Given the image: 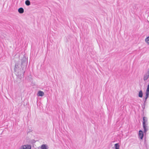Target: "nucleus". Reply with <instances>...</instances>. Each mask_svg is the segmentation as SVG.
<instances>
[{"mask_svg":"<svg viewBox=\"0 0 149 149\" xmlns=\"http://www.w3.org/2000/svg\"><path fill=\"white\" fill-rule=\"evenodd\" d=\"M145 118H146V117H143V122H144L145 123L146 122V120H145Z\"/></svg>","mask_w":149,"mask_h":149,"instance_id":"dca6fc26","label":"nucleus"},{"mask_svg":"<svg viewBox=\"0 0 149 149\" xmlns=\"http://www.w3.org/2000/svg\"><path fill=\"white\" fill-rule=\"evenodd\" d=\"M146 42L148 44H149V36L147 37L145 39Z\"/></svg>","mask_w":149,"mask_h":149,"instance_id":"4468645a","label":"nucleus"},{"mask_svg":"<svg viewBox=\"0 0 149 149\" xmlns=\"http://www.w3.org/2000/svg\"><path fill=\"white\" fill-rule=\"evenodd\" d=\"M24 149H31V146H30L29 145H24L22 146Z\"/></svg>","mask_w":149,"mask_h":149,"instance_id":"423d86ee","label":"nucleus"},{"mask_svg":"<svg viewBox=\"0 0 149 149\" xmlns=\"http://www.w3.org/2000/svg\"><path fill=\"white\" fill-rule=\"evenodd\" d=\"M18 11L20 13H22L24 12V9L22 8H20L18 9Z\"/></svg>","mask_w":149,"mask_h":149,"instance_id":"0eeeda50","label":"nucleus"},{"mask_svg":"<svg viewBox=\"0 0 149 149\" xmlns=\"http://www.w3.org/2000/svg\"><path fill=\"white\" fill-rule=\"evenodd\" d=\"M41 149H47V146L45 144L42 145L41 147Z\"/></svg>","mask_w":149,"mask_h":149,"instance_id":"9d476101","label":"nucleus"},{"mask_svg":"<svg viewBox=\"0 0 149 149\" xmlns=\"http://www.w3.org/2000/svg\"><path fill=\"white\" fill-rule=\"evenodd\" d=\"M143 107V109H144V107Z\"/></svg>","mask_w":149,"mask_h":149,"instance_id":"6ab92c4d","label":"nucleus"},{"mask_svg":"<svg viewBox=\"0 0 149 149\" xmlns=\"http://www.w3.org/2000/svg\"><path fill=\"white\" fill-rule=\"evenodd\" d=\"M139 136L140 138L141 139H143V131L141 130H140L139 131Z\"/></svg>","mask_w":149,"mask_h":149,"instance_id":"20e7f679","label":"nucleus"},{"mask_svg":"<svg viewBox=\"0 0 149 149\" xmlns=\"http://www.w3.org/2000/svg\"><path fill=\"white\" fill-rule=\"evenodd\" d=\"M149 94L146 93V97L145 98V100L144 101V103H145L147 99L148 98L149 95Z\"/></svg>","mask_w":149,"mask_h":149,"instance_id":"f8f14e48","label":"nucleus"},{"mask_svg":"<svg viewBox=\"0 0 149 149\" xmlns=\"http://www.w3.org/2000/svg\"><path fill=\"white\" fill-rule=\"evenodd\" d=\"M44 93L41 91H39L38 93V96H43L44 95Z\"/></svg>","mask_w":149,"mask_h":149,"instance_id":"39448f33","label":"nucleus"},{"mask_svg":"<svg viewBox=\"0 0 149 149\" xmlns=\"http://www.w3.org/2000/svg\"><path fill=\"white\" fill-rule=\"evenodd\" d=\"M143 128L144 130V132L146 133L147 131L148 130V127L147 125L144 122H143Z\"/></svg>","mask_w":149,"mask_h":149,"instance_id":"7ed1b4c3","label":"nucleus"},{"mask_svg":"<svg viewBox=\"0 0 149 149\" xmlns=\"http://www.w3.org/2000/svg\"><path fill=\"white\" fill-rule=\"evenodd\" d=\"M116 149H119V146L118 143H116L115 145Z\"/></svg>","mask_w":149,"mask_h":149,"instance_id":"ddd939ff","label":"nucleus"},{"mask_svg":"<svg viewBox=\"0 0 149 149\" xmlns=\"http://www.w3.org/2000/svg\"><path fill=\"white\" fill-rule=\"evenodd\" d=\"M149 76L147 75L146 73L143 76V80L144 81L146 80L149 78Z\"/></svg>","mask_w":149,"mask_h":149,"instance_id":"6e6552de","label":"nucleus"},{"mask_svg":"<svg viewBox=\"0 0 149 149\" xmlns=\"http://www.w3.org/2000/svg\"><path fill=\"white\" fill-rule=\"evenodd\" d=\"M146 73V74H147V75H148V76H149V69H148L147 72Z\"/></svg>","mask_w":149,"mask_h":149,"instance_id":"f3484780","label":"nucleus"},{"mask_svg":"<svg viewBox=\"0 0 149 149\" xmlns=\"http://www.w3.org/2000/svg\"><path fill=\"white\" fill-rule=\"evenodd\" d=\"M25 4L27 6H29L30 5V2L29 0H26L25 2Z\"/></svg>","mask_w":149,"mask_h":149,"instance_id":"9b49d317","label":"nucleus"},{"mask_svg":"<svg viewBox=\"0 0 149 149\" xmlns=\"http://www.w3.org/2000/svg\"><path fill=\"white\" fill-rule=\"evenodd\" d=\"M19 63L17 62L15 63V66L14 70L15 72H17V74H16V75L19 78L21 79L22 77V75L23 76L24 75L25 71L24 70H23L21 72H20L19 71H18L19 70L18 69L19 68Z\"/></svg>","mask_w":149,"mask_h":149,"instance_id":"f257e3e1","label":"nucleus"},{"mask_svg":"<svg viewBox=\"0 0 149 149\" xmlns=\"http://www.w3.org/2000/svg\"><path fill=\"white\" fill-rule=\"evenodd\" d=\"M146 93H149V86H148L147 89L146 91Z\"/></svg>","mask_w":149,"mask_h":149,"instance_id":"2eb2a0df","label":"nucleus"},{"mask_svg":"<svg viewBox=\"0 0 149 149\" xmlns=\"http://www.w3.org/2000/svg\"><path fill=\"white\" fill-rule=\"evenodd\" d=\"M19 149H24L22 146Z\"/></svg>","mask_w":149,"mask_h":149,"instance_id":"a211bd4d","label":"nucleus"},{"mask_svg":"<svg viewBox=\"0 0 149 149\" xmlns=\"http://www.w3.org/2000/svg\"><path fill=\"white\" fill-rule=\"evenodd\" d=\"M27 63L26 62L25 58H23L21 60V66L22 70L24 71V70L26 69Z\"/></svg>","mask_w":149,"mask_h":149,"instance_id":"f03ea898","label":"nucleus"},{"mask_svg":"<svg viewBox=\"0 0 149 149\" xmlns=\"http://www.w3.org/2000/svg\"><path fill=\"white\" fill-rule=\"evenodd\" d=\"M143 96L142 91L140 90L138 96L140 97H142Z\"/></svg>","mask_w":149,"mask_h":149,"instance_id":"1a4fd4ad","label":"nucleus"}]
</instances>
